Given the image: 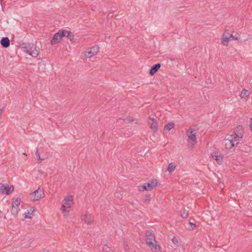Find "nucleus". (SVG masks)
Returning a JSON list of instances; mask_svg holds the SVG:
<instances>
[{
  "instance_id": "obj_8",
  "label": "nucleus",
  "mask_w": 252,
  "mask_h": 252,
  "mask_svg": "<svg viewBox=\"0 0 252 252\" xmlns=\"http://www.w3.org/2000/svg\"><path fill=\"white\" fill-rule=\"evenodd\" d=\"M99 47L98 45H95L90 49L89 51L85 52V55L88 58H90L95 55L99 52Z\"/></svg>"
},
{
  "instance_id": "obj_1",
  "label": "nucleus",
  "mask_w": 252,
  "mask_h": 252,
  "mask_svg": "<svg viewBox=\"0 0 252 252\" xmlns=\"http://www.w3.org/2000/svg\"><path fill=\"white\" fill-rule=\"evenodd\" d=\"M20 46L24 52L34 58L37 57L39 55V51L32 43L23 42L20 43Z\"/></svg>"
},
{
  "instance_id": "obj_38",
  "label": "nucleus",
  "mask_w": 252,
  "mask_h": 252,
  "mask_svg": "<svg viewBox=\"0 0 252 252\" xmlns=\"http://www.w3.org/2000/svg\"><path fill=\"white\" fill-rule=\"evenodd\" d=\"M2 111H3V109L1 108L0 109V117L1 116L2 113Z\"/></svg>"
},
{
  "instance_id": "obj_32",
  "label": "nucleus",
  "mask_w": 252,
  "mask_h": 252,
  "mask_svg": "<svg viewBox=\"0 0 252 252\" xmlns=\"http://www.w3.org/2000/svg\"><path fill=\"white\" fill-rule=\"evenodd\" d=\"M35 155H36V156L38 158V160H43L44 158H41L40 156V154L38 152V149L37 148L36 149V153H35Z\"/></svg>"
},
{
  "instance_id": "obj_26",
  "label": "nucleus",
  "mask_w": 252,
  "mask_h": 252,
  "mask_svg": "<svg viewBox=\"0 0 252 252\" xmlns=\"http://www.w3.org/2000/svg\"><path fill=\"white\" fill-rule=\"evenodd\" d=\"M66 36L69 39L70 41H72L74 39V36L73 33L70 31L66 30Z\"/></svg>"
},
{
  "instance_id": "obj_12",
  "label": "nucleus",
  "mask_w": 252,
  "mask_h": 252,
  "mask_svg": "<svg viewBox=\"0 0 252 252\" xmlns=\"http://www.w3.org/2000/svg\"><path fill=\"white\" fill-rule=\"evenodd\" d=\"M148 118V123L150 126V128L154 132H156L157 131H158V125L157 122L153 118H151L150 117Z\"/></svg>"
},
{
  "instance_id": "obj_23",
  "label": "nucleus",
  "mask_w": 252,
  "mask_h": 252,
  "mask_svg": "<svg viewBox=\"0 0 252 252\" xmlns=\"http://www.w3.org/2000/svg\"><path fill=\"white\" fill-rule=\"evenodd\" d=\"M174 126L175 124L174 123H169L165 126L164 130L169 131L171 129L174 127Z\"/></svg>"
},
{
  "instance_id": "obj_11",
  "label": "nucleus",
  "mask_w": 252,
  "mask_h": 252,
  "mask_svg": "<svg viewBox=\"0 0 252 252\" xmlns=\"http://www.w3.org/2000/svg\"><path fill=\"white\" fill-rule=\"evenodd\" d=\"M81 219L88 225L91 224L94 220V218L93 215L86 213L81 216Z\"/></svg>"
},
{
  "instance_id": "obj_17",
  "label": "nucleus",
  "mask_w": 252,
  "mask_h": 252,
  "mask_svg": "<svg viewBox=\"0 0 252 252\" xmlns=\"http://www.w3.org/2000/svg\"><path fill=\"white\" fill-rule=\"evenodd\" d=\"M5 189H4V194L8 195L14 190V187L13 186H9L8 184L5 185Z\"/></svg>"
},
{
  "instance_id": "obj_29",
  "label": "nucleus",
  "mask_w": 252,
  "mask_h": 252,
  "mask_svg": "<svg viewBox=\"0 0 252 252\" xmlns=\"http://www.w3.org/2000/svg\"><path fill=\"white\" fill-rule=\"evenodd\" d=\"M120 119H123L125 122L128 123L132 122L133 121V119L131 117H126V118H120Z\"/></svg>"
},
{
  "instance_id": "obj_20",
  "label": "nucleus",
  "mask_w": 252,
  "mask_h": 252,
  "mask_svg": "<svg viewBox=\"0 0 252 252\" xmlns=\"http://www.w3.org/2000/svg\"><path fill=\"white\" fill-rule=\"evenodd\" d=\"M150 247H151L153 251L155 252H158V251L160 252V247L158 244H157L156 243H155V242H154V245Z\"/></svg>"
},
{
  "instance_id": "obj_6",
  "label": "nucleus",
  "mask_w": 252,
  "mask_h": 252,
  "mask_svg": "<svg viewBox=\"0 0 252 252\" xmlns=\"http://www.w3.org/2000/svg\"><path fill=\"white\" fill-rule=\"evenodd\" d=\"M238 142L233 138V136H228L227 138L225 139V146L226 149H230L235 144L236 145L238 144Z\"/></svg>"
},
{
  "instance_id": "obj_10",
  "label": "nucleus",
  "mask_w": 252,
  "mask_h": 252,
  "mask_svg": "<svg viewBox=\"0 0 252 252\" xmlns=\"http://www.w3.org/2000/svg\"><path fill=\"white\" fill-rule=\"evenodd\" d=\"M73 200V196L70 195L68 196L67 197H65V198L64 199V204H63L62 208L63 209V212H66V210H65V208H70L71 207V203Z\"/></svg>"
},
{
  "instance_id": "obj_39",
  "label": "nucleus",
  "mask_w": 252,
  "mask_h": 252,
  "mask_svg": "<svg viewBox=\"0 0 252 252\" xmlns=\"http://www.w3.org/2000/svg\"><path fill=\"white\" fill-rule=\"evenodd\" d=\"M30 211H32L33 213L35 211V209L33 208H31Z\"/></svg>"
},
{
  "instance_id": "obj_36",
  "label": "nucleus",
  "mask_w": 252,
  "mask_h": 252,
  "mask_svg": "<svg viewBox=\"0 0 252 252\" xmlns=\"http://www.w3.org/2000/svg\"><path fill=\"white\" fill-rule=\"evenodd\" d=\"M250 126L251 130L252 132V119H251L250 120Z\"/></svg>"
},
{
  "instance_id": "obj_5",
  "label": "nucleus",
  "mask_w": 252,
  "mask_h": 252,
  "mask_svg": "<svg viewBox=\"0 0 252 252\" xmlns=\"http://www.w3.org/2000/svg\"><path fill=\"white\" fill-rule=\"evenodd\" d=\"M31 195L33 197V201H37L40 200L41 198H43L45 196V194L42 188H39L36 190L33 191L31 194Z\"/></svg>"
},
{
  "instance_id": "obj_15",
  "label": "nucleus",
  "mask_w": 252,
  "mask_h": 252,
  "mask_svg": "<svg viewBox=\"0 0 252 252\" xmlns=\"http://www.w3.org/2000/svg\"><path fill=\"white\" fill-rule=\"evenodd\" d=\"M0 44L4 48H7L10 45V40L7 37H2L0 40Z\"/></svg>"
},
{
  "instance_id": "obj_34",
  "label": "nucleus",
  "mask_w": 252,
  "mask_h": 252,
  "mask_svg": "<svg viewBox=\"0 0 252 252\" xmlns=\"http://www.w3.org/2000/svg\"><path fill=\"white\" fill-rule=\"evenodd\" d=\"M189 224L191 226L192 229H193L196 227V225L195 223H193L190 221L189 222Z\"/></svg>"
},
{
  "instance_id": "obj_33",
  "label": "nucleus",
  "mask_w": 252,
  "mask_h": 252,
  "mask_svg": "<svg viewBox=\"0 0 252 252\" xmlns=\"http://www.w3.org/2000/svg\"><path fill=\"white\" fill-rule=\"evenodd\" d=\"M248 93V91L246 89H243L242 92V94H243V96H244V95L248 96V95L247 94Z\"/></svg>"
},
{
  "instance_id": "obj_24",
  "label": "nucleus",
  "mask_w": 252,
  "mask_h": 252,
  "mask_svg": "<svg viewBox=\"0 0 252 252\" xmlns=\"http://www.w3.org/2000/svg\"><path fill=\"white\" fill-rule=\"evenodd\" d=\"M21 202V199L19 197H17L15 199V200L12 202V206L18 207L19 208V206L20 205Z\"/></svg>"
},
{
  "instance_id": "obj_35",
  "label": "nucleus",
  "mask_w": 252,
  "mask_h": 252,
  "mask_svg": "<svg viewBox=\"0 0 252 252\" xmlns=\"http://www.w3.org/2000/svg\"><path fill=\"white\" fill-rule=\"evenodd\" d=\"M28 214H29V213H27V214H26H26H24V215H25V218L26 219H31V218H32V217H31V216H30V215H29Z\"/></svg>"
},
{
  "instance_id": "obj_3",
  "label": "nucleus",
  "mask_w": 252,
  "mask_h": 252,
  "mask_svg": "<svg viewBox=\"0 0 252 252\" xmlns=\"http://www.w3.org/2000/svg\"><path fill=\"white\" fill-rule=\"evenodd\" d=\"M244 135V130L242 126L239 125L234 130L233 133L230 136H233V138L239 142L241 140Z\"/></svg>"
},
{
  "instance_id": "obj_40",
  "label": "nucleus",
  "mask_w": 252,
  "mask_h": 252,
  "mask_svg": "<svg viewBox=\"0 0 252 252\" xmlns=\"http://www.w3.org/2000/svg\"><path fill=\"white\" fill-rule=\"evenodd\" d=\"M43 252H49L48 251Z\"/></svg>"
},
{
  "instance_id": "obj_31",
  "label": "nucleus",
  "mask_w": 252,
  "mask_h": 252,
  "mask_svg": "<svg viewBox=\"0 0 252 252\" xmlns=\"http://www.w3.org/2000/svg\"><path fill=\"white\" fill-rule=\"evenodd\" d=\"M238 34H236L235 35H233L232 34H231V35H230V39L231 38V39L232 40H238V39L239 38V36H238Z\"/></svg>"
},
{
  "instance_id": "obj_19",
  "label": "nucleus",
  "mask_w": 252,
  "mask_h": 252,
  "mask_svg": "<svg viewBox=\"0 0 252 252\" xmlns=\"http://www.w3.org/2000/svg\"><path fill=\"white\" fill-rule=\"evenodd\" d=\"M151 199V196L150 194H147L145 195L144 196L142 197V200L143 201V202L149 204L150 203V202Z\"/></svg>"
},
{
  "instance_id": "obj_37",
  "label": "nucleus",
  "mask_w": 252,
  "mask_h": 252,
  "mask_svg": "<svg viewBox=\"0 0 252 252\" xmlns=\"http://www.w3.org/2000/svg\"><path fill=\"white\" fill-rule=\"evenodd\" d=\"M38 172H39V173L40 174H41V175L43 174V171H42V170H38Z\"/></svg>"
},
{
  "instance_id": "obj_14",
  "label": "nucleus",
  "mask_w": 252,
  "mask_h": 252,
  "mask_svg": "<svg viewBox=\"0 0 252 252\" xmlns=\"http://www.w3.org/2000/svg\"><path fill=\"white\" fill-rule=\"evenodd\" d=\"M161 64L159 63H156L151 66L149 71V74L151 76H153L160 68Z\"/></svg>"
},
{
  "instance_id": "obj_30",
  "label": "nucleus",
  "mask_w": 252,
  "mask_h": 252,
  "mask_svg": "<svg viewBox=\"0 0 252 252\" xmlns=\"http://www.w3.org/2000/svg\"><path fill=\"white\" fill-rule=\"evenodd\" d=\"M4 189H5V185L0 183V194H4Z\"/></svg>"
},
{
  "instance_id": "obj_25",
  "label": "nucleus",
  "mask_w": 252,
  "mask_h": 252,
  "mask_svg": "<svg viewBox=\"0 0 252 252\" xmlns=\"http://www.w3.org/2000/svg\"><path fill=\"white\" fill-rule=\"evenodd\" d=\"M58 33L59 35V37L61 38V40L62 39V38L65 36V34L66 33V30H59L58 32Z\"/></svg>"
},
{
  "instance_id": "obj_9",
  "label": "nucleus",
  "mask_w": 252,
  "mask_h": 252,
  "mask_svg": "<svg viewBox=\"0 0 252 252\" xmlns=\"http://www.w3.org/2000/svg\"><path fill=\"white\" fill-rule=\"evenodd\" d=\"M212 156L218 164H221L222 163L223 156L218 150L214 151L212 154Z\"/></svg>"
},
{
  "instance_id": "obj_22",
  "label": "nucleus",
  "mask_w": 252,
  "mask_h": 252,
  "mask_svg": "<svg viewBox=\"0 0 252 252\" xmlns=\"http://www.w3.org/2000/svg\"><path fill=\"white\" fill-rule=\"evenodd\" d=\"M181 216L183 219L187 218L189 216V211L184 209L181 210L180 211Z\"/></svg>"
},
{
  "instance_id": "obj_27",
  "label": "nucleus",
  "mask_w": 252,
  "mask_h": 252,
  "mask_svg": "<svg viewBox=\"0 0 252 252\" xmlns=\"http://www.w3.org/2000/svg\"><path fill=\"white\" fill-rule=\"evenodd\" d=\"M173 244H174L176 246L178 247L181 245V242L177 239V238L174 236L171 239Z\"/></svg>"
},
{
  "instance_id": "obj_28",
  "label": "nucleus",
  "mask_w": 252,
  "mask_h": 252,
  "mask_svg": "<svg viewBox=\"0 0 252 252\" xmlns=\"http://www.w3.org/2000/svg\"><path fill=\"white\" fill-rule=\"evenodd\" d=\"M241 150L243 152H248L250 151V147L247 145L243 146Z\"/></svg>"
},
{
  "instance_id": "obj_21",
  "label": "nucleus",
  "mask_w": 252,
  "mask_h": 252,
  "mask_svg": "<svg viewBox=\"0 0 252 252\" xmlns=\"http://www.w3.org/2000/svg\"><path fill=\"white\" fill-rule=\"evenodd\" d=\"M19 210V208L12 206V209L11 210L12 215L14 217H16L17 216Z\"/></svg>"
},
{
  "instance_id": "obj_7",
  "label": "nucleus",
  "mask_w": 252,
  "mask_h": 252,
  "mask_svg": "<svg viewBox=\"0 0 252 252\" xmlns=\"http://www.w3.org/2000/svg\"><path fill=\"white\" fill-rule=\"evenodd\" d=\"M187 134L188 137L189 142H190V141H191L192 146H194L196 143V133L191 128H189L187 130Z\"/></svg>"
},
{
  "instance_id": "obj_2",
  "label": "nucleus",
  "mask_w": 252,
  "mask_h": 252,
  "mask_svg": "<svg viewBox=\"0 0 252 252\" xmlns=\"http://www.w3.org/2000/svg\"><path fill=\"white\" fill-rule=\"evenodd\" d=\"M158 185V181L157 179L152 180L148 183H145L143 185L138 187L139 191H143L144 190H152Z\"/></svg>"
},
{
  "instance_id": "obj_18",
  "label": "nucleus",
  "mask_w": 252,
  "mask_h": 252,
  "mask_svg": "<svg viewBox=\"0 0 252 252\" xmlns=\"http://www.w3.org/2000/svg\"><path fill=\"white\" fill-rule=\"evenodd\" d=\"M176 167V165L175 163L172 162L168 164L167 170L169 173H172L173 171H174L175 168Z\"/></svg>"
},
{
  "instance_id": "obj_4",
  "label": "nucleus",
  "mask_w": 252,
  "mask_h": 252,
  "mask_svg": "<svg viewBox=\"0 0 252 252\" xmlns=\"http://www.w3.org/2000/svg\"><path fill=\"white\" fill-rule=\"evenodd\" d=\"M145 240L147 244H148L149 246H153L154 242L156 243L155 234L153 231L150 230H147L146 232Z\"/></svg>"
},
{
  "instance_id": "obj_16",
  "label": "nucleus",
  "mask_w": 252,
  "mask_h": 252,
  "mask_svg": "<svg viewBox=\"0 0 252 252\" xmlns=\"http://www.w3.org/2000/svg\"><path fill=\"white\" fill-rule=\"evenodd\" d=\"M58 32L56 33L53 36L51 40V44L52 45H55L61 41V38L59 37Z\"/></svg>"
},
{
  "instance_id": "obj_13",
  "label": "nucleus",
  "mask_w": 252,
  "mask_h": 252,
  "mask_svg": "<svg viewBox=\"0 0 252 252\" xmlns=\"http://www.w3.org/2000/svg\"><path fill=\"white\" fill-rule=\"evenodd\" d=\"M230 35L231 34L227 32L226 31H225V32L223 33L221 39V43L224 46L228 45V42L230 40Z\"/></svg>"
}]
</instances>
